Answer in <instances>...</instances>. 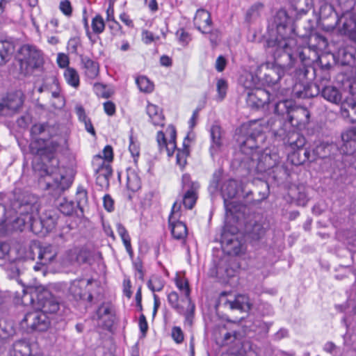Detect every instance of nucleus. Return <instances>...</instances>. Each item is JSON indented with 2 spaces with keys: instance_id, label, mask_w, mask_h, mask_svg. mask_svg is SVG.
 I'll return each mask as SVG.
<instances>
[{
  "instance_id": "40",
  "label": "nucleus",
  "mask_w": 356,
  "mask_h": 356,
  "mask_svg": "<svg viewBox=\"0 0 356 356\" xmlns=\"http://www.w3.org/2000/svg\"><path fill=\"white\" fill-rule=\"evenodd\" d=\"M116 227L117 232L122 238L127 252L129 255L132 257L134 256V251L131 245V238L126 228L121 223H118Z\"/></svg>"
},
{
  "instance_id": "53",
  "label": "nucleus",
  "mask_w": 356,
  "mask_h": 356,
  "mask_svg": "<svg viewBox=\"0 0 356 356\" xmlns=\"http://www.w3.org/2000/svg\"><path fill=\"white\" fill-rule=\"evenodd\" d=\"M310 42H315L314 46L318 48H325L327 44V41L325 37L318 33H314L310 35Z\"/></svg>"
},
{
  "instance_id": "30",
  "label": "nucleus",
  "mask_w": 356,
  "mask_h": 356,
  "mask_svg": "<svg viewBox=\"0 0 356 356\" xmlns=\"http://www.w3.org/2000/svg\"><path fill=\"white\" fill-rule=\"evenodd\" d=\"M339 16L334 11L333 6L328 2L323 3L319 10V19L322 27L323 28V24L335 22Z\"/></svg>"
},
{
  "instance_id": "60",
  "label": "nucleus",
  "mask_w": 356,
  "mask_h": 356,
  "mask_svg": "<svg viewBox=\"0 0 356 356\" xmlns=\"http://www.w3.org/2000/svg\"><path fill=\"white\" fill-rule=\"evenodd\" d=\"M171 335H172L173 340L177 343H181L183 342L184 337V333L180 327H178V326L173 327L172 329Z\"/></svg>"
},
{
  "instance_id": "61",
  "label": "nucleus",
  "mask_w": 356,
  "mask_h": 356,
  "mask_svg": "<svg viewBox=\"0 0 356 356\" xmlns=\"http://www.w3.org/2000/svg\"><path fill=\"white\" fill-rule=\"evenodd\" d=\"M129 149L133 157L138 156L140 154L139 145L134 140L132 134L129 136Z\"/></svg>"
},
{
  "instance_id": "8",
  "label": "nucleus",
  "mask_w": 356,
  "mask_h": 356,
  "mask_svg": "<svg viewBox=\"0 0 356 356\" xmlns=\"http://www.w3.org/2000/svg\"><path fill=\"white\" fill-rule=\"evenodd\" d=\"M336 27L341 35L356 42V13L353 10H343L335 22L323 24V29L326 31H332Z\"/></svg>"
},
{
  "instance_id": "62",
  "label": "nucleus",
  "mask_w": 356,
  "mask_h": 356,
  "mask_svg": "<svg viewBox=\"0 0 356 356\" xmlns=\"http://www.w3.org/2000/svg\"><path fill=\"white\" fill-rule=\"evenodd\" d=\"M89 252L85 249H80L76 253V261L79 264H86L89 260Z\"/></svg>"
},
{
  "instance_id": "35",
  "label": "nucleus",
  "mask_w": 356,
  "mask_h": 356,
  "mask_svg": "<svg viewBox=\"0 0 356 356\" xmlns=\"http://www.w3.org/2000/svg\"><path fill=\"white\" fill-rule=\"evenodd\" d=\"M245 232L252 240H259L266 233V228L259 222H249L245 225Z\"/></svg>"
},
{
  "instance_id": "3",
  "label": "nucleus",
  "mask_w": 356,
  "mask_h": 356,
  "mask_svg": "<svg viewBox=\"0 0 356 356\" xmlns=\"http://www.w3.org/2000/svg\"><path fill=\"white\" fill-rule=\"evenodd\" d=\"M271 52L273 53L275 61L266 62L258 66L262 86H276L286 74H291L292 72L299 81L307 77L308 67L313 62L310 55H297L291 59L285 56V51L272 49Z\"/></svg>"
},
{
  "instance_id": "23",
  "label": "nucleus",
  "mask_w": 356,
  "mask_h": 356,
  "mask_svg": "<svg viewBox=\"0 0 356 356\" xmlns=\"http://www.w3.org/2000/svg\"><path fill=\"white\" fill-rule=\"evenodd\" d=\"M193 23L196 29L202 33H211L212 20L210 13L204 9H198L193 19Z\"/></svg>"
},
{
  "instance_id": "58",
  "label": "nucleus",
  "mask_w": 356,
  "mask_h": 356,
  "mask_svg": "<svg viewBox=\"0 0 356 356\" xmlns=\"http://www.w3.org/2000/svg\"><path fill=\"white\" fill-rule=\"evenodd\" d=\"M81 45V40L79 37L72 38L67 42V49L70 53L77 54L78 47Z\"/></svg>"
},
{
  "instance_id": "39",
  "label": "nucleus",
  "mask_w": 356,
  "mask_h": 356,
  "mask_svg": "<svg viewBox=\"0 0 356 356\" xmlns=\"http://www.w3.org/2000/svg\"><path fill=\"white\" fill-rule=\"evenodd\" d=\"M37 212L31 213V219L28 220V229H29L32 232L35 234H44L45 232L44 227L43 225V222H42V218H35V216L37 215Z\"/></svg>"
},
{
  "instance_id": "50",
  "label": "nucleus",
  "mask_w": 356,
  "mask_h": 356,
  "mask_svg": "<svg viewBox=\"0 0 356 356\" xmlns=\"http://www.w3.org/2000/svg\"><path fill=\"white\" fill-rule=\"evenodd\" d=\"M148 288L153 292L160 291L164 286V282L160 277H152L147 282Z\"/></svg>"
},
{
  "instance_id": "1",
  "label": "nucleus",
  "mask_w": 356,
  "mask_h": 356,
  "mask_svg": "<svg viewBox=\"0 0 356 356\" xmlns=\"http://www.w3.org/2000/svg\"><path fill=\"white\" fill-rule=\"evenodd\" d=\"M57 127L50 125L49 123L35 124L31 129L32 137L36 142L42 141L44 147H38L36 154L40 156L42 163L40 169H35L45 184V188L50 191L53 196H60L65 190L68 189L72 181L60 173H58V160L54 157V152L60 145V141L51 140V138L56 135Z\"/></svg>"
},
{
  "instance_id": "19",
  "label": "nucleus",
  "mask_w": 356,
  "mask_h": 356,
  "mask_svg": "<svg viewBox=\"0 0 356 356\" xmlns=\"http://www.w3.org/2000/svg\"><path fill=\"white\" fill-rule=\"evenodd\" d=\"M97 319L102 327L110 330L115 321V312L113 306L110 302H103L96 311Z\"/></svg>"
},
{
  "instance_id": "33",
  "label": "nucleus",
  "mask_w": 356,
  "mask_h": 356,
  "mask_svg": "<svg viewBox=\"0 0 356 356\" xmlns=\"http://www.w3.org/2000/svg\"><path fill=\"white\" fill-rule=\"evenodd\" d=\"M321 96L327 101L335 104H341V102L343 101L339 90L332 86L323 88Z\"/></svg>"
},
{
  "instance_id": "47",
  "label": "nucleus",
  "mask_w": 356,
  "mask_h": 356,
  "mask_svg": "<svg viewBox=\"0 0 356 356\" xmlns=\"http://www.w3.org/2000/svg\"><path fill=\"white\" fill-rule=\"evenodd\" d=\"M93 33L100 34L103 33L105 29V23L103 17L100 15H97L92 19L91 24Z\"/></svg>"
},
{
  "instance_id": "4",
  "label": "nucleus",
  "mask_w": 356,
  "mask_h": 356,
  "mask_svg": "<svg viewBox=\"0 0 356 356\" xmlns=\"http://www.w3.org/2000/svg\"><path fill=\"white\" fill-rule=\"evenodd\" d=\"M38 197L28 192L15 191L10 198V210L0 203V233L23 231L28 227L31 213L38 211Z\"/></svg>"
},
{
  "instance_id": "15",
  "label": "nucleus",
  "mask_w": 356,
  "mask_h": 356,
  "mask_svg": "<svg viewBox=\"0 0 356 356\" xmlns=\"http://www.w3.org/2000/svg\"><path fill=\"white\" fill-rule=\"evenodd\" d=\"M37 302L40 311L44 314H55L60 309V302L56 297L47 289H43L37 294Z\"/></svg>"
},
{
  "instance_id": "14",
  "label": "nucleus",
  "mask_w": 356,
  "mask_h": 356,
  "mask_svg": "<svg viewBox=\"0 0 356 356\" xmlns=\"http://www.w3.org/2000/svg\"><path fill=\"white\" fill-rule=\"evenodd\" d=\"M304 146L291 149L293 152L289 156L291 163L294 165H300L304 164L307 161L312 162L316 159V156L322 155L318 152L319 149H323V145H317L315 149L310 151L307 148H303Z\"/></svg>"
},
{
  "instance_id": "46",
  "label": "nucleus",
  "mask_w": 356,
  "mask_h": 356,
  "mask_svg": "<svg viewBox=\"0 0 356 356\" xmlns=\"http://www.w3.org/2000/svg\"><path fill=\"white\" fill-rule=\"evenodd\" d=\"M176 286L180 290L184 292L185 293V300H181L182 302H188V300H191L190 298V289L189 284L187 280L184 277H177L175 280Z\"/></svg>"
},
{
  "instance_id": "32",
  "label": "nucleus",
  "mask_w": 356,
  "mask_h": 356,
  "mask_svg": "<svg viewBox=\"0 0 356 356\" xmlns=\"http://www.w3.org/2000/svg\"><path fill=\"white\" fill-rule=\"evenodd\" d=\"M147 114L149 121L154 126L163 127L164 125L165 117L160 108L153 104H148L146 108Z\"/></svg>"
},
{
  "instance_id": "36",
  "label": "nucleus",
  "mask_w": 356,
  "mask_h": 356,
  "mask_svg": "<svg viewBox=\"0 0 356 356\" xmlns=\"http://www.w3.org/2000/svg\"><path fill=\"white\" fill-rule=\"evenodd\" d=\"M41 218L45 232H49L55 228L58 216L54 210H49L42 214Z\"/></svg>"
},
{
  "instance_id": "10",
  "label": "nucleus",
  "mask_w": 356,
  "mask_h": 356,
  "mask_svg": "<svg viewBox=\"0 0 356 356\" xmlns=\"http://www.w3.org/2000/svg\"><path fill=\"white\" fill-rule=\"evenodd\" d=\"M238 228L225 222L220 235V243L228 254H238L241 251L242 243L237 236Z\"/></svg>"
},
{
  "instance_id": "26",
  "label": "nucleus",
  "mask_w": 356,
  "mask_h": 356,
  "mask_svg": "<svg viewBox=\"0 0 356 356\" xmlns=\"http://www.w3.org/2000/svg\"><path fill=\"white\" fill-rule=\"evenodd\" d=\"M33 251H36L38 259L42 266L50 264L56 257V252L54 247L49 245L45 246H35Z\"/></svg>"
},
{
  "instance_id": "17",
  "label": "nucleus",
  "mask_w": 356,
  "mask_h": 356,
  "mask_svg": "<svg viewBox=\"0 0 356 356\" xmlns=\"http://www.w3.org/2000/svg\"><path fill=\"white\" fill-rule=\"evenodd\" d=\"M273 93L262 88H254L247 91V104L252 108H260L270 104Z\"/></svg>"
},
{
  "instance_id": "24",
  "label": "nucleus",
  "mask_w": 356,
  "mask_h": 356,
  "mask_svg": "<svg viewBox=\"0 0 356 356\" xmlns=\"http://www.w3.org/2000/svg\"><path fill=\"white\" fill-rule=\"evenodd\" d=\"M211 145L209 152L214 159L222 150L223 145L222 131L219 125L213 124L210 129Z\"/></svg>"
},
{
  "instance_id": "38",
  "label": "nucleus",
  "mask_w": 356,
  "mask_h": 356,
  "mask_svg": "<svg viewBox=\"0 0 356 356\" xmlns=\"http://www.w3.org/2000/svg\"><path fill=\"white\" fill-rule=\"evenodd\" d=\"M264 8V4L257 2L252 5L247 10L245 16L246 22L250 24L257 20L261 15V12Z\"/></svg>"
},
{
  "instance_id": "13",
  "label": "nucleus",
  "mask_w": 356,
  "mask_h": 356,
  "mask_svg": "<svg viewBox=\"0 0 356 356\" xmlns=\"http://www.w3.org/2000/svg\"><path fill=\"white\" fill-rule=\"evenodd\" d=\"M23 93L18 90L8 93L0 101V114L10 116L15 113L24 103Z\"/></svg>"
},
{
  "instance_id": "21",
  "label": "nucleus",
  "mask_w": 356,
  "mask_h": 356,
  "mask_svg": "<svg viewBox=\"0 0 356 356\" xmlns=\"http://www.w3.org/2000/svg\"><path fill=\"white\" fill-rule=\"evenodd\" d=\"M310 113L305 107L294 104L287 120L292 127H305L309 122Z\"/></svg>"
},
{
  "instance_id": "37",
  "label": "nucleus",
  "mask_w": 356,
  "mask_h": 356,
  "mask_svg": "<svg viewBox=\"0 0 356 356\" xmlns=\"http://www.w3.org/2000/svg\"><path fill=\"white\" fill-rule=\"evenodd\" d=\"M127 187L131 191H137L141 187L140 178L134 169L127 170Z\"/></svg>"
},
{
  "instance_id": "9",
  "label": "nucleus",
  "mask_w": 356,
  "mask_h": 356,
  "mask_svg": "<svg viewBox=\"0 0 356 356\" xmlns=\"http://www.w3.org/2000/svg\"><path fill=\"white\" fill-rule=\"evenodd\" d=\"M264 139L265 135L259 130H254L238 138L237 140L241 152L247 155V157L243 159V162L246 163L248 158L252 157V153L258 152L257 149L260 147Z\"/></svg>"
},
{
  "instance_id": "54",
  "label": "nucleus",
  "mask_w": 356,
  "mask_h": 356,
  "mask_svg": "<svg viewBox=\"0 0 356 356\" xmlns=\"http://www.w3.org/2000/svg\"><path fill=\"white\" fill-rule=\"evenodd\" d=\"M76 207L82 211L83 207L86 205L88 202L87 191L83 188H79L76 192Z\"/></svg>"
},
{
  "instance_id": "6",
  "label": "nucleus",
  "mask_w": 356,
  "mask_h": 356,
  "mask_svg": "<svg viewBox=\"0 0 356 356\" xmlns=\"http://www.w3.org/2000/svg\"><path fill=\"white\" fill-rule=\"evenodd\" d=\"M267 127L272 135L277 140L283 141L291 149L304 146L305 138L292 128L291 124L283 119L270 118L267 121Z\"/></svg>"
},
{
  "instance_id": "57",
  "label": "nucleus",
  "mask_w": 356,
  "mask_h": 356,
  "mask_svg": "<svg viewBox=\"0 0 356 356\" xmlns=\"http://www.w3.org/2000/svg\"><path fill=\"white\" fill-rule=\"evenodd\" d=\"M10 245L7 243L0 241V260L13 261L14 259L11 257Z\"/></svg>"
},
{
  "instance_id": "12",
  "label": "nucleus",
  "mask_w": 356,
  "mask_h": 356,
  "mask_svg": "<svg viewBox=\"0 0 356 356\" xmlns=\"http://www.w3.org/2000/svg\"><path fill=\"white\" fill-rule=\"evenodd\" d=\"M49 320L47 314L40 310L26 313L21 321V326L32 331L43 332L49 325Z\"/></svg>"
},
{
  "instance_id": "55",
  "label": "nucleus",
  "mask_w": 356,
  "mask_h": 356,
  "mask_svg": "<svg viewBox=\"0 0 356 356\" xmlns=\"http://www.w3.org/2000/svg\"><path fill=\"white\" fill-rule=\"evenodd\" d=\"M188 305V308H184V313L181 314L185 316V323L188 325H192L193 324V318L195 310V305L192 304L191 300H188V302H184Z\"/></svg>"
},
{
  "instance_id": "43",
  "label": "nucleus",
  "mask_w": 356,
  "mask_h": 356,
  "mask_svg": "<svg viewBox=\"0 0 356 356\" xmlns=\"http://www.w3.org/2000/svg\"><path fill=\"white\" fill-rule=\"evenodd\" d=\"M168 129L170 131V139L168 142H167L166 145L163 147V149H165L168 153V155L170 156L173 154V152L176 148V129L172 125L169 126Z\"/></svg>"
},
{
  "instance_id": "27",
  "label": "nucleus",
  "mask_w": 356,
  "mask_h": 356,
  "mask_svg": "<svg viewBox=\"0 0 356 356\" xmlns=\"http://www.w3.org/2000/svg\"><path fill=\"white\" fill-rule=\"evenodd\" d=\"M341 117L351 123L356 122V102L353 99H345L340 108Z\"/></svg>"
},
{
  "instance_id": "31",
  "label": "nucleus",
  "mask_w": 356,
  "mask_h": 356,
  "mask_svg": "<svg viewBox=\"0 0 356 356\" xmlns=\"http://www.w3.org/2000/svg\"><path fill=\"white\" fill-rule=\"evenodd\" d=\"M261 75L258 73V67L254 73L248 72L241 78V81L247 91H251L254 88H260L262 86Z\"/></svg>"
},
{
  "instance_id": "41",
  "label": "nucleus",
  "mask_w": 356,
  "mask_h": 356,
  "mask_svg": "<svg viewBox=\"0 0 356 356\" xmlns=\"http://www.w3.org/2000/svg\"><path fill=\"white\" fill-rule=\"evenodd\" d=\"M64 77L71 86L77 88L79 86V76L75 69L67 67L64 72Z\"/></svg>"
},
{
  "instance_id": "45",
  "label": "nucleus",
  "mask_w": 356,
  "mask_h": 356,
  "mask_svg": "<svg viewBox=\"0 0 356 356\" xmlns=\"http://www.w3.org/2000/svg\"><path fill=\"white\" fill-rule=\"evenodd\" d=\"M136 83L142 92L149 93L154 90V84L146 76H140L136 79Z\"/></svg>"
},
{
  "instance_id": "22",
  "label": "nucleus",
  "mask_w": 356,
  "mask_h": 356,
  "mask_svg": "<svg viewBox=\"0 0 356 356\" xmlns=\"http://www.w3.org/2000/svg\"><path fill=\"white\" fill-rule=\"evenodd\" d=\"M342 145L339 148L343 156L356 152V127H351L341 134Z\"/></svg>"
},
{
  "instance_id": "28",
  "label": "nucleus",
  "mask_w": 356,
  "mask_h": 356,
  "mask_svg": "<svg viewBox=\"0 0 356 356\" xmlns=\"http://www.w3.org/2000/svg\"><path fill=\"white\" fill-rule=\"evenodd\" d=\"M95 175L111 178L113 170L110 163H106L99 154L95 155L92 161Z\"/></svg>"
},
{
  "instance_id": "64",
  "label": "nucleus",
  "mask_w": 356,
  "mask_h": 356,
  "mask_svg": "<svg viewBox=\"0 0 356 356\" xmlns=\"http://www.w3.org/2000/svg\"><path fill=\"white\" fill-rule=\"evenodd\" d=\"M339 6L342 10H353L356 0H337Z\"/></svg>"
},
{
  "instance_id": "18",
  "label": "nucleus",
  "mask_w": 356,
  "mask_h": 356,
  "mask_svg": "<svg viewBox=\"0 0 356 356\" xmlns=\"http://www.w3.org/2000/svg\"><path fill=\"white\" fill-rule=\"evenodd\" d=\"M182 186L184 188H187L182 198V203L185 208L191 209L197 199L196 192L199 188V184L197 182H193L189 175L184 174L182 176Z\"/></svg>"
},
{
  "instance_id": "48",
  "label": "nucleus",
  "mask_w": 356,
  "mask_h": 356,
  "mask_svg": "<svg viewBox=\"0 0 356 356\" xmlns=\"http://www.w3.org/2000/svg\"><path fill=\"white\" fill-rule=\"evenodd\" d=\"M168 301L170 306L179 314L184 313V307L179 305V296L177 292L172 291L168 296Z\"/></svg>"
},
{
  "instance_id": "56",
  "label": "nucleus",
  "mask_w": 356,
  "mask_h": 356,
  "mask_svg": "<svg viewBox=\"0 0 356 356\" xmlns=\"http://www.w3.org/2000/svg\"><path fill=\"white\" fill-rule=\"evenodd\" d=\"M176 37L183 47H186L192 40L191 34L184 29H179L177 31Z\"/></svg>"
},
{
  "instance_id": "11",
  "label": "nucleus",
  "mask_w": 356,
  "mask_h": 356,
  "mask_svg": "<svg viewBox=\"0 0 356 356\" xmlns=\"http://www.w3.org/2000/svg\"><path fill=\"white\" fill-rule=\"evenodd\" d=\"M217 306L230 310L249 311L252 307L248 296L238 294L234 296L231 293L222 292L218 298Z\"/></svg>"
},
{
  "instance_id": "52",
  "label": "nucleus",
  "mask_w": 356,
  "mask_h": 356,
  "mask_svg": "<svg viewBox=\"0 0 356 356\" xmlns=\"http://www.w3.org/2000/svg\"><path fill=\"white\" fill-rule=\"evenodd\" d=\"M228 84L226 80L220 79L216 83V89L218 92V99L222 101L226 97Z\"/></svg>"
},
{
  "instance_id": "42",
  "label": "nucleus",
  "mask_w": 356,
  "mask_h": 356,
  "mask_svg": "<svg viewBox=\"0 0 356 356\" xmlns=\"http://www.w3.org/2000/svg\"><path fill=\"white\" fill-rule=\"evenodd\" d=\"M222 194L224 199H233L237 194L236 181L230 180L226 183L222 189Z\"/></svg>"
},
{
  "instance_id": "20",
  "label": "nucleus",
  "mask_w": 356,
  "mask_h": 356,
  "mask_svg": "<svg viewBox=\"0 0 356 356\" xmlns=\"http://www.w3.org/2000/svg\"><path fill=\"white\" fill-rule=\"evenodd\" d=\"M181 204L175 202L172 207L171 213L169 216V226L171 229L172 236L177 240L184 239L188 234L186 225L179 220H174L173 215L179 211Z\"/></svg>"
},
{
  "instance_id": "5",
  "label": "nucleus",
  "mask_w": 356,
  "mask_h": 356,
  "mask_svg": "<svg viewBox=\"0 0 356 356\" xmlns=\"http://www.w3.org/2000/svg\"><path fill=\"white\" fill-rule=\"evenodd\" d=\"M248 169L254 170L259 173L273 169L274 178L279 181L286 179L289 175L287 167L280 164L279 156L276 153H252V157L246 161Z\"/></svg>"
},
{
  "instance_id": "44",
  "label": "nucleus",
  "mask_w": 356,
  "mask_h": 356,
  "mask_svg": "<svg viewBox=\"0 0 356 356\" xmlns=\"http://www.w3.org/2000/svg\"><path fill=\"white\" fill-rule=\"evenodd\" d=\"M57 206L59 211L65 216L72 215L75 211V208L76 207L73 201H69L65 198H63Z\"/></svg>"
},
{
  "instance_id": "25",
  "label": "nucleus",
  "mask_w": 356,
  "mask_h": 356,
  "mask_svg": "<svg viewBox=\"0 0 356 356\" xmlns=\"http://www.w3.org/2000/svg\"><path fill=\"white\" fill-rule=\"evenodd\" d=\"M277 95H273L270 103H274V111L279 115H286L288 120L295 102L292 99H278Z\"/></svg>"
},
{
  "instance_id": "7",
  "label": "nucleus",
  "mask_w": 356,
  "mask_h": 356,
  "mask_svg": "<svg viewBox=\"0 0 356 356\" xmlns=\"http://www.w3.org/2000/svg\"><path fill=\"white\" fill-rule=\"evenodd\" d=\"M21 74H31L34 70L40 68L44 63L42 52L31 44H24L17 51Z\"/></svg>"
},
{
  "instance_id": "29",
  "label": "nucleus",
  "mask_w": 356,
  "mask_h": 356,
  "mask_svg": "<svg viewBox=\"0 0 356 356\" xmlns=\"http://www.w3.org/2000/svg\"><path fill=\"white\" fill-rule=\"evenodd\" d=\"M82 69L85 76L90 79H95L99 74V64L88 56H80Z\"/></svg>"
},
{
  "instance_id": "16",
  "label": "nucleus",
  "mask_w": 356,
  "mask_h": 356,
  "mask_svg": "<svg viewBox=\"0 0 356 356\" xmlns=\"http://www.w3.org/2000/svg\"><path fill=\"white\" fill-rule=\"evenodd\" d=\"M90 280H76L71 282L69 292L73 298L78 300H86L89 304L96 303L92 293L86 290V287L90 284Z\"/></svg>"
},
{
  "instance_id": "2",
  "label": "nucleus",
  "mask_w": 356,
  "mask_h": 356,
  "mask_svg": "<svg viewBox=\"0 0 356 356\" xmlns=\"http://www.w3.org/2000/svg\"><path fill=\"white\" fill-rule=\"evenodd\" d=\"M294 24L293 19L284 9H280L268 22V31L269 37L266 40L265 47L285 51L289 58L299 55L305 56L314 51L305 47L298 45L296 37L300 35Z\"/></svg>"
},
{
  "instance_id": "59",
  "label": "nucleus",
  "mask_w": 356,
  "mask_h": 356,
  "mask_svg": "<svg viewBox=\"0 0 356 356\" xmlns=\"http://www.w3.org/2000/svg\"><path fill=\"white\" fill-rule=\"evenodd\" d=\"M230 199L225 198L224 205L226 211V214L232 215L234 212L238 211V204L236 201H231Z\"/></svg>"
},
{
  "instance_id": "63",
  "label": "nucleus",
  "mask_w": 356,
  "mask_h": 356,
  "mask_svg": "<svg viewBox=\"0 0 356 356\" xmlns=\"http://www.w3.org/2000/svg\"><path fill=\"white\" fill-rule=\"evenodd\" d=\"M102 158L108 163L111 162L113 159V148L110 145H106L103 151L102 154H100Z\"/></svg>"
},
{
  "instance_id": "51",
  "label": "nucleus",
  "mask_w": 356,
  "mask_h": 356,
  "mask_svg": "<svg viewBox=\"0 0 356 356\" xmlns=\"http://www.w3.org/2000/svg\"><path fill=\"white\" fill-rule=\"evenodd\" d=\"M297 195L296 200L299 206H305L309 200L306 189L303 186H298L296 188Z\"/></svg>"
},
{
  "instance_id": "49",
  "label": "nucleus",
  "mask_w": 356,
  "mask_h": 356,
  "mask_svg": "<svg viewBox=\"0 0 356 356\" xmlns=\"http://www.w3.org/2000/svg\"><path fill=\"white\" fill-rule=\"evenodd\" d=\"M184 148L182 149H178L177 152V163L181 167H184L186 164V159L189 155L188 145H186L185 143L183 144Z\"/></svg>"
},
{
  "instance_id": "34",
  "label": "nucleus",
  "mask_w": 356,
  "mask_h": 356,
  "mask_svg": "<svg viewBox=\"0 0 356 356\" xmlns=\"http://www.w3.org/2000/svg\"><path fill=\"white\" fill-rule=\"evenodd\" d=\"M15 51V44L12 42H0V65H3L12 58Z\"/></svg>"
}]
</instances>
